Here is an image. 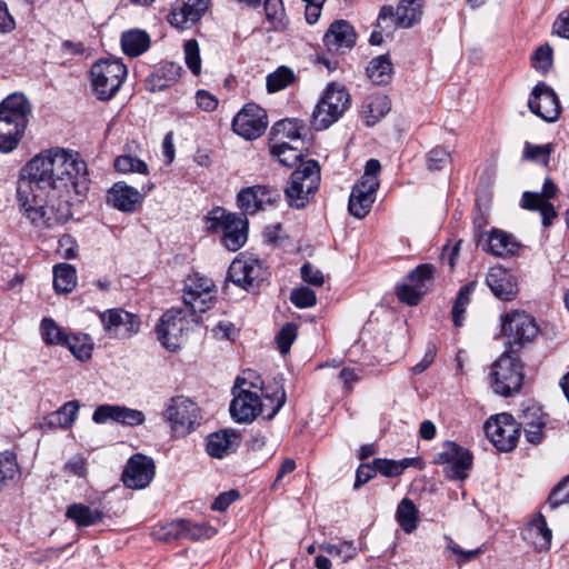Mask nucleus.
<instances>
[{
    "instance_id": "nucleus-41",
    "label": "nucleus",
    "mask_w": 569,
    "mask_h": 569,
    "mask_svg": "<svg viewBox=\"0 0 569 569\" xmlns=\"http://www.w3.org/2000/svg\"><path fill=\"white\" fill-rule=\"evenodd\" d=\"M64 346L80 361H87L92 356L93 342L86 333L68 335Z\"/></svg>"
},
{
    "instance_id": "nucleus-24",
    "label": "nucleus",
    "mask_w": 569,
    "mask_h": 569,
    "mask_svg": "<svg viewBox=\"0 0 569 569\" xmlns=\"http://www.w3.org/2000/svg\"><path fill=\"white\" fill-rule=\"evenodd\" d=\"M152 184L143 186L141 191L119 181L108 191V203L123 212H133L143 197L152 189Z\"/></svg>"
},
{
    "instance_id": "nucleus-64",
    "label": "nucleus",
    "mask_w": 569,
    "mask_h": 569,
    "mask_svg": "<svg viewBox=\"0 0 569 569\" xmlns=\"http://www.w3.org/2000/svg\"><path fill=\"white\" fill-rule=\"evenodd\" d=\"M239 498L237 490H229L220 493L213 501L211 509L214 511H224L227 508Z\"/></svg>"
},
{
    "instance_id": "nucleus-10",
    "label": "nucleus",
    "mask_w": 569,
    "mask_h": 569,
    "mask_svg": "<svg viewBox=\"0 0 569 569\" xmlns=\"http://www.w3.org/2000/svg\"><path fill=\"white\" fill-rule=\"evenodd\" d=\"M269 276L268 268L254 257L237 258L228 270L231 281L249 292H257L268 281Z\"/></svg>"
},
{
    "instance_id": "nucleus-34",
    "label": "nucleus",
    "mask_w": 569,
    "mask_h": 569,
    "mask_svg": "<svg viewBox=\"0 0 569 569\" xmlns=\"http://www.w3.org/2000/svg\"><path fill=\"white\" fill-rule=\"evenodd\" d=\"M521 206L527 210L540 211L542 224L545 227L551 226L553 219L557 217V212L553 206L549 201H545L543 197H541L538 192H523Z\"/></svg>"
},
{
    "instance_id": "nucleus-4",
    "label": "nucleus",
    "mask_w": 569,
    "mask_h": 569,
    "mask_svg": "<svg viewBox=\"0 0 569 569\" xmlns=\"http://www.w3.org/2000/svg\"><path fill=\"white\" fill-rule=\"evenodd\" d=\"M381 166L377 159H369L365 166V172L360 180L353 186L348 210L357 219L365 218L371 210L379 188L378 174Z\"/></svg>"
},
{
    "instance_id": "nucleus-28",
    "label": "nucleus",
    "mask_w": 569,
    "mask_h": 569,
    "mask_svg": "<svg viewBox=\"0 0 569 569\" xmlns=\"http://www.w3.org/2000/svg\"><path fill=\"white\" fill-rule=\"evenodd\" d=\"M239 445L240 435L236 430L224 429L208 436L207 452L220 459L234 452Z\"/></svg>"
},
{
    "instance_id": "nucleus-15",
    "label": "nucleus",
    "mask_w": 569,
    "mask_h": 569,
    "mask_svg": "<svg viewBox=\"0 0 569 569\" xmlns=\"http://www.w3.org/2000/svg\"><path fill=\"white\" fill-rule=\"evenodd\" d=\"M100 321L110 338L122 340L137 335L141 325L137 315L121 308L108 309L101 312Z\"/></svg>"
},
{
    "instance_id": "nucleus-48",
    "label": "nucleus",
    "mask_w": 569,
    "mask_h": 569,
    "mask_svg": "<svg viewBox=\"0 0 569 569\" xmlns=\"http://www.w3.org/2000/svg\"><path fill=\"white\" fill-rule=\"evenodd\" d=\"M555 151L553 143L533 144L526 142L523 148V158L536 163L547 167L550 161V156Z\"/></svg>"
},
{
    "instance_id": "nucleus-27",
    "label": "nucleus",
    "mask_w": 569,
    "mask_h": 569,
    "mask_svg": "<svg viewBox=\"0 0 569 569\" xmlns=\"http://www.w3.org/2000/svg\"><path fill=\"white\" fill-rule=\"evenodd\" d=\"M486 200L481 197L477 198V209L478 213L473 219L475 227V239L477 242V247L481 248L483 251L491 253L492 256H498V251L496 250L495 240L498 239V231L496 228H491L490 230H486L488 226V218L482 212V203L486 204Z\"/></svg>"
},
{
    "instance_id": "nucleus-56",
    "label": "nucleus",
    "mask_w": 569,
    "mask_h": 569,
    "mask_svg": "<svg viewBox=\"0 0 569 569\" xmlns=\"http://www.w3.org/2000/svg\"><path fill=\"white\" fill-rule=\"evenodd\" d=\"M290 301L298 308H310L317 302L316 293L308 287H299L292 289Z\"/></svg>"
},
{
    "instance_id": "nucleus-62",
    "label": "nucleus",
    "mask_w": 569,
    "mask_h": 569,
    "mask_svg": "<svg viewBox=\"0 0 569 569\" xmlns=\"http://www.w3.org/2000/svg\"><path fill=\"white\" fill-rule=\"evenodd\" d=\"M532 62L537 70H547L552 62V49L548 44L539 47L532 57Z\"/></svg>"
},
{
    "instance_id": "nucleus-7",
    "label": "nucleus",
    "mask_w": 569,
    "mask_h": 569,
    "mask_svg": "<svg viewBox=\"0 0 569 569\" xmlns=\"http://www.w3.org/2000/svg\"><path fill=\"white\" fill-rule=\"evenodd\" d=\"M350 106V96L345 87L331 83L321 100L315 107L311 124L316 130H325L347 111Z\"/></svg>"
},
{
    "instance_id": "nucleus-16",
    "label": "nucleus",
    "mask_w": 569,
    "mask_h": 569,
    "mask_svg": "<svg viewBox=\"0 0 569 569\" xmlns=\"http://www.w3.org/2000/svg\"><path fill=\"white\" fill-rule=\"evenodd\" d=\"M267 127V113L256 103H247L232 120L233 131L247 140L259 138Z\"/></svg>"
},
{
    "instance_id": "nucleus-32",
    "label": "nucleus",
    "mask_w": 569,
    "mask_h": 569,
    "mask_svg": "<svg viewBox=\"0 0 569 569\" xmlns=\"http://www.w3.org/2000/svg\"><path fill=\"white\" fill-rule=\"evenodd\" d=\"M149 34L141 29H130L121 34V48L128 57H138L150 47Z\"/></svg>"
},
{
    "instance_id": "nucleus-22",
    "label": "nucleus",
    "mask_w": 569,
    "mask_h": 569,
    "mask_svg": "<svg viewBox=\"0 0 569 569\" xmlns=\"http://www.w3.org/2000/svg\"><path fill=\"white\" fill-rule=\"evenodd\" d=\"M523 366L517 353L505 351L500 356V396L511 397L518 393L523 383Z\"/></svg>"
},
{
    "instance_id": "nucleus-33",
    "label": "nucleus",
    "mask_w": 569,
    "mask_h": 569,
    "mask_svg": "<svg viewBox=\"0 0 569 569\" xmlns=\"http://www.w3.org/2000/svg\"><path fill=\"white\" fill-rule=\"evenodd\" d=\"M66 517L73 520L78 527H90L100 523L104 519V513L98 508L72 503L68 507Z\"/></svg>"
},
{
    "instance_id": "nucleus-50",
    "label": "nucleus",
    "mask_w": 569,
    "mask_h": 569,
    "mask_svg": "<svg viewBox=\"0 0 569 569\" xmlns=\"http://www.w3.org/2000/svg\"><path fill=\"white\" fill-rule=\"evenodd\" d=\"M19 473V467L13 453L4 451L0 453V488L9 480H13Z\"/></svg>"
},
{
    "instance_id": "nucleus-25",
    "label": "nucleus",
    "mask_w": 569,
    "mask_h": 569,
    "mask_svg": "<svg viewBox=\"0 0 569 569\" xmlns=\"http://www.w3.org/2000/svg\"><path fill=\"white\" fill-rule=\"evenodd\" d=\"M96 423H106L113 421L126 426H139L146 420L144 413L137 409H131L119 405H101L96 408L92 415Z\"/></svg>"
},
{
    "instance_id": "nucleus-46",
    "label": "nucleus",
    "mask_w": 569,
    "mask_h": 569,
    "mask_svg": "<svg viewBox=\"0 0 569 569\" xmlns=\"http://www.w3.org/2000/svg\"><path fill=\"white\" fill-rule=\"evenodd\" d=\"M216 535V529L207 522H192L181 519V539L199 540L211 538Z\"/></svg>"
},
{
    "instance_id": "nucleus-60",
    "label": "nucleus",
    "mask_w": 569,
    "mask_h": 569,
    "mask_svg": "<svg viewBox=\"0 0 569 569\" xmlns=\"http://www.w3.org/2000/svg\"><path fill=\"white\" fill-rule=\"evenodd\" d=\"M548 503L551 509L569 505V476L553 489L549 496Z\"/></svg>"
},
{
    "instance_id": "nucleus-39",
    "label": "nucleus",
    "mask_w": 569,
    "mask_h": 569,
    "mask_svg": "<svg viewBox=\"0 0 569 569\" xmlns=\"http://www.w3.org/2000/svg\"><path fill=\"white\" fill-rule=\"evenodd\" d=\"M476 287L477 282L470 281L467 284L462 286L457 295V298L451 310L452 322L457 328H460L463 325L465 312L467 310L468 305L471 301V295L473 293Z\"/></svg>"
},
{
    "instance_id": "nucleus-43",
    "label": "nucleus",
    "mask_w": 569,
    "mask_h": 569,
    "mask_svg": "<svg viewBox=\"0 0 569 569\" xmlns=\"http://www.w3.org/2000/svg\"><path fill=\"white\" fill-rule=\"evenodd\" d=\"M80 405L77 400L64 403L59 410L48 417V425L68 429L77 419Z\"/></svg>"
},
{
    "instance_id": "nucleus-61",
    "label": "nucleus",
    "mask_w": 569,
    "mask_h": 569,
    "mask_svg": "<svg viewBox=\"0 0 569 569\" xmlns=\"http://www.w3.org/2000/svg\"><path fill=\"white\" fill-rule=\"evenodd\" d=\"M300 271L301 278L306 283L315 287H321L325 283L323 273L310 262H306Z\"/></svg>"
},
{
    "instance_id": "nucleus-52",
    "label": "nucleus",
    "mask_w": 569,
    "mask_h": 569,
    "mask_svg": "<svg viewBox=\"0 0 569 569\" xmlns=\"http://www.w3.org/2000/svg\"><path fill=\"white\" fill-rule=\"evenodd\" d=\"M372 465L376 468V471L381 473L385 477H397L400 476L405 469L408 467L407 460H389V459H375Z\"/></svg>"
},
{
    "instance_id": "nucleus-17",
    "label": "nucleus",
    "mask_w": 569,
    "mask_h": 569,
    "mask_svg": "<svg viewBox=\"0 0 569 569\" xmlns=\"http://www.w3.org/2000/svg\"><path fill=\"white\" fill-rule=\"evenodd\" d=\"M213 282L199 273L190 274L184 282L183 301L192 313L206 312L213 299Z\"/></svg>"
},
{
    "instance_id": "nucleus-19",
    "label": "nucleus",
    "mask_w": 569,
    "mask_h": 569,
    "mask_svg": "<svg viewBox=\"0 0 569 569\" xmlns=\"http://www.w3.org/2000/svg\"><path fill=\"white\" fill-rule=\"evenodd\" d=\"M188 320L180 310H170L162 315L156 332L159 341L170 351L181 347Z\"/></svg>"
},
{
    "instance_id": "nucleus-49",
    "label": "nucleus",
    "mask_w": 569,
    "mask_h": 569,
    "mask_svg": "<svg viewBox=\"0 0 569 569\" xmlns=\"http://www.w3.org/2000/svg\"><path fill=\"white\" fill-rule=\"evenodd\" d=\"M114 168L117 171L122 173H131V172H138V173H148V166L144 161L138 159L137 157L124 154L119 156L114 160Z\"/></svg>"
},
{
    "instance_id": "nucleus-55",
    "label": "nucleus",
    "mask_w": 569,
    "mask_h": 569,
    "mask_svg": "<svg viewBox=\"0 0 569 569\" xmlns=\"http://www.w3.org/2000/svg\"><path fill=\"white\" fill-rule=\"evenodd\" d=\"M184 61L190 71L198 76L201 72V58L197 40L190 39L184 43Z\"/></svg>"
},
{
    "instance_id": "nucleus-8",
    "label": "nucleus",
    "mask_w": 569,
    "mask_h": 569,
    "mask_svg": "<svg viewBox=\"0 0 569 569\" xmlns=\"http://www.w3.org/2000/svg\"><path fill=\"white\" fill-rule=\"evenodd\" d=\"M500 329L506 338L508 351L511 353H518L526 343L531 342L537 337L539 331L535 318L523 310H513L506 313Z\"/></svg>"
},
{
    "instance_id": "nucleus-59",
    "label": "nucleus",
    "mask_w": 569,
    "mask_h": 569,
    "mask_svg": "<svg viewBox=\"0 0 569 569\" xmlns=\"http://www.w3.org/2000/svg\"><path fill=\"white\" fill-rule=\"evenodd\" d=\"M450 161V152L441 147H436L427 154V167L431 171L441 170Z\"/></svg>"
},
{
    "instance_id": "nucleus-31",
    "label": "nucleus",
    "mask_w": 569,
    "mask_h": 569,
    "mask_svg": "<svg viewBox=\"0 0 569 569\" xmlns=\"http://www.w3.org/2000/svg\"><path fill=\"white\" fill-rule=\"evenodd\" d=\"M390 100L385 94H372L366 98L362 103V116L366 124L375 126L390 111Z\"/></svg>"
},
{
    "instance_id": "nucleus-37",
    "label": "nucleus",
    "mask_w": 569,
    "mask_h": 569,
    "mask_svg": "<svg viewBox=\"0 0 569 569\" xmlns=\"http://www.w3.org/2000/svg\"><path fill=\"white\" fill-rule=\"evenodd\" d=\"M305 127L302 126L301 121L298 119H283L278 121L273 128L272 132L276 137H278V141H286L289 140V142H292L293 144H301L302 146V130Z\"/></svg>"
},
{
    "instance_id": "nucleus-42",
    "label": "nucleus",
    "mask_w": 569,
    "mask_h": 569,
    "mask_svg": "<svg viewBox=\"0 0 569 569\" xmlns=\"http://www.w3.org/2000/svg\"><path fill=\"white\" fill-rule=\"evenodd\" d=\"M301 144H291L288 141H278L270 148L271 154L286 167L295 166L301 159Z\"/></svg>"
},
{
    "instance_id": "nucleus-38",
    "label": "nucleus",
    "mask_w": 569,
    "mask_h": 569,
    "mask_svg": "<svg viewBox=\"0 0 569 569\" xmlns=\"http://www.w3.org/2000/svg\"><path fill=\"white\" fill-rule=\"evenodd\" d=\"M396 519L406 533H411L418 526V509L412 500L403 498L397 507Z\"/></svg>"
},
{
    "instance_id": "nucleus-20",
    "label": "nucleus",
    "mask_w": 569,
    "mask_h": 569,
    "mask_svg": "<svg viewBox=\"0 0 569 569\" xmlns=\"http://www.w3.org/2000/svg\"><path fill=\"white\" fill-rule=\"evenodd\" d=\"M156 475V466L150 457L136 453L129 458L122 471L121 480L129 489H144Z\"/></svg>"
},
{
    "instance_id": "nucleus-12",
    "label": "nucleus",
    "mask_w": 569,
    "mask_h": 569,
    "mask_svg": "<svg viewBox=\"0 0 569 569\" xmlns=\"http://www.w3.org/2000/svg\"><path fill=\"white\" fill-rule=\"evenodd\" d=\"M436 269L431 263L419 264L397 287V297L401 302L416 306L432 286Z\"/></svg>"
},
{
    "instance_id": "nucleus-36",
    "label": "nucleus",
    "mask_w": 569,
    "mask_h": 569,
    "mask_svg": "<svg viewBox=\"0 0 569 569\" xmlns=\"http://www.w3.org/2000/svg\"><path fill=\"white\" fill-rule=\"evenodd\" d=\"M77 286L76 268L69 263H59L53 268V287L58 293H69Z\"/></svg>"
},
{
    "instance_id": "nucleus-47",
    "label": "nucleus",
    "mask_w": 569,
    "mask_h": 569,
    "mask_svg": "<svg viewBox=\"0 0 569 569\" xmlns=\"http://www.w3.org/2000/svg\"><path fill=\"white\" fill-rule=\"evenodd\" d=\"M295 79L296 76L293 71L286 66H281L276 71L267 76V90L270 93L278 92L293 83Z\"/></svg>"
},
{
    "instance_id": "nucleus-26",
    "label": "nucleus",
    "mask_w": 569,
    "mask_h": 569,
    "mask_svg": "<svg viewBox=\"0 0 569 569\" xmlns=\"http://www.w3.org/2000/svg\"><path fill=\"white\" fill-rule=\"evenodd\" d=\"M357 40L353 27L346 20L333 21L323 36V42L331 52L345 53L355 47Z\"/></svg>"
},
{
    "instance_id": "nucleus-2",
    "label": "nucleus",
    "mask_w": 569,
    "mask_h": 569,
    "mask_svg": "<svg viewBox=\"0 0 569 569\" xmlns=\"http://www.w3.org/2000/svg\"><path fill=\"white\" fill-rule=\"evenodd\" d=\"M31 114V106L22 93H12L0 103V151L17 148Z\"/></svg>"
},
{
    "instance_id": "nucleus-29",
    "label": "nucleus",
    "mask_w": 569,
    "mask_h": 569,
    "mask_svg": "<svg viewBox=\"0 0 569 569\" xmlns=\"http://www.w3.org/2000/svg\"><path fill=\"white\" fill-rule=\"evenodd\" d=\"M181 74V67L168 62L152 72L146 80V88L151 92L162 91L173 86Z\"/></svg>"
},
{
    "instance_id": "nucleus-14",
    "label": "nucleus",
    "mask_w": 569,
    "mask_h": 569,
    "mask_svg": "<svg viewBox=\"0 0 569 569\" xmlns=\"http://www.w3.org/2000/svg\"><path fill=\"white\" fill-rule=\"evenodd\" d=\"M163 417L172 430L179 433L189 432L201 419L197 403L183 396L174 397L169 401Z\"/></svg>"
},
{
    "instance_id": "nucleus-23",
    "label": "nucleus",
    "mask_w": 569,
    "mask_h": 569,
    "mask_svg": "<svg viewBox=\"0 0 569 569\" xmlns=\"http://www.w3.org/2000/svg\"><path fill=\"white\" fill-rule=\"evenodd\" d=\"M208 7L209 0H176L168 20L176 28L189 29L202 18Z\"/></svg>"
},
{
    "instance_id": "nucleus-53",
    "label": "nucleus",
    "mask_w": 569,
    "mask_h": 569,
    "mask_svg": "<svg viewBox=\"0 0 569 569\" xmlns=\"http://www.w3.org/2000/svg\"><path fill=\"white\" fill-rule=\"evenodd\" d=\"M523 248L516 236L500 230V258L517 257Z\"/></svg>"
},
{
    "instance_id": "nucleus-11",
    "label": "nucleus",
    "mask_w": 569,
    "mask_h": 569,
    "mask_svg": "<svg viewBox=\"0 0 569 569\" xmlns=\"http://www.w3.org/2000/svg\"><path fill=\"white\" fill-rule=\"evenodd\" d=\"M421 7L422 0H400L396 9L383 6L378 16L377 27L388 34L393 28H410L420 20Z\"/></svg>"
},
{
    "instance_id": "nucleus-6",
    "label": "nucleus",
    "mask_w": 569,
    "mask_h": 569,
    "mask_svg": "<svg viewBox=\"0 0 569 569\" xmlns=\"http://www.w3.org/2000/svg\"><path fill=\"white\" fill-rule=\"evenodd\" d=\"M127 76V68L119 59H100L90 70L91 86L99 100L116 96Z\"/></svg>"
},
{
    "instance_id": "nucleus-63",
    "label": "nucleus",
    "mask_w": 569,
    "mask_h": 569,
    "mask_svg": "<svg viewBox=\"0 0 569 569\" xmlns=\"http://www.w3.org/2000/svg\"><path fill=\"white\" fill-rule=\"evenodd\" d=\"M301 1L305 2V4H306V8H305L306 21L309 24H315L321 16L322 7H323L326 0H301Z\"/></svg>"
},
{
    "instance_id": "nucleus-1",
    "label": "nucleus",
    "mask_w": 569,
    "mask_h": 569,
    "mask_svg": "<svg viewBox=\"0 0 569 569\" xmlns=\"http://www.w3.org/2000/svg\"><path fill=\"white\" fill-rule=\"evenodd\" d=\"M89 183L88 167L79 152L51 148L22 169L17 197L31 224L50 229L71 218L72 203L88 191Z\"/></svg>"
},
{
    "instance_id": "nucleus-21",
    "label": "nucleus",
    "mask_w": 569,
    "mask_h": 569,
    "mask_svg": "<svg viewBox=\"0 0 569 569\" xmlns=\"http://www.w3.org/2000/svg\"><path fill=\"white\" fill-rule=\"evenodd\" d=\"M281 198L280 191L267 186H252L242 189L237 197L238 206L244 214H253L271 206Z\"/></svg>"
},
{
    "instance_id": "nucleus-54",
    "label": "nucleus",
    "mask_w": 569,
    "mask_h": 569,
    "mask_svg": "<svg viewBox=\"0 0 569 569\" xmlns=\"http://www.w3.org/2000/svg\"><path fill=\"white\" fill-rule=\"evenodd\" d=\"M321 549L331 557L340 559L341 562H347L356 556V548L350 541L322 545Z\"/></svg>"
},
{
    "instance_id": "nucleus-13",
    "label": "nucleus",
    "mask_w": 569,
    "mask_h": 569,
    "mask_svg": "<svg viewBox=\"0 0 569 569\" xmlns=\"http://www.w3.org/2000/svg\"><path fill=\"white\" fill-rule=\"evenodd\" d=\"M435 463L447 466L445 473L449 479L463 480L472 467V455L458 443L446 441L442 450L435 456Z\"/></svg>"
},
{
    "instance_id": "nucleus-3",
    "label": "nucleus",
    "mask_w": 569,
    "mask_h": 569,
    "mask_svg": "<svg viewBox=\"0 0 569 569\" xmlns=\"http://www.w3.org/2000/svg\"><path fill=\"white\" fill-rule=\"evenodd\" d=\"M234 398L230 403L231 417L237 422L248 423L259 415L264 419H272L286 402V392L278 388L272 396L266 395L264 400L257 391L250 389H233Z\"/></svg>"
},
{
    "instance_id": "nucleus-18",
    "label": "nucleus",
    "mask_w": 569,
    "mask_h": 569,
    "mask_svg": "<svg viewBox=\"0 0 569 569\" xmlns=\"http://www.w3.org/2000/svg\"><path fill=\"white\" fill-rule=\"evenodd\" d=\"M529 110L546 122H555L561 113L556 92L546 83L536 84L528 99Z\"/></svg>"
},
{
    "instance_id": "nucleus-35",
    "label": "nucleus",
    "mask_w": 569,
    "mask_h": 569,
    "mask_svg": "<svg viewBox=\"0 0 569 569\" xmlns=\"http://www.w3.org/2000/svg\"><path fill=\"white\" fill-rule=\"evenodd\" d=\"M520 425L509 413H500V452H509L516 446L520 437Z\"/></svg>"
},
{
    "instance_id": "nucleus-58",
    "label": "nucleus",
    "mask_w": 569,
    "mask_h": 569,
    "mask_svg": "<svg viewBox=\"0 0 569 569\" xmlns=\"http://www.w3.org/2000/svg\"><path fill=\"white\" fill-rule=\"evenodd\" d=\"M298 327L295 323L284 325L277 335V345L282 355L289 352L292 342L297 338Z\"/></svg>"
},
{
    "instance_id": "nucleus-57",
    "label": "nucleus",
    "mask_w": 569,
    "mask_h": 569,
    "mask_svg": "<svg viewBox=\"0 0 569 569\" xmlns=\"http://www.w3.org/2000/svg\"><path fill=\"white\" fill-rule=\"evenodd\" d=\"M152 535L156 539L161 541L181 539V519L154 528Z\"/></svg>"
},
{
    "instance_id": "nucleus-9",
    "label": "nucleus",
    "mask_w": 569,
    "mask_h": 569,
    "mask_svg": "<svg viewBox=\"0 0 569 569\" xmlns=\"http://www.w3.org/2000/svg\"><path fill=\"white\" fill-rule=\"evenodd\" d=\"M208 222V229L222 231V242L228 250L237 251L247 242L248 220L243 214L227 213L218 208L210 213Z\"/></svg>"
},
{
    "instance_id": "nucleus-44",
    "label": "nucleus",
    "mask_w": 569,
    "mask_h": 569,
    "mask_svg": "<svg viewBox=\"0 0 569 569\" xmlns=\"http://www.w3.org/2000/svg\"><path fill=\"white\" fill-rule=\"evenodd\" d=\"M263 9L272 30L283 31L287 28L288 19L282 0H264Z\"/></svg>"
},
{
    "instance_id": "nucleus-30",
    "label": "nucleus",
    "mask_w": 569,
    "mask_h": 569,
    "mask_svg": "<svg viewBox=\"0 0 569 569\" xmlns=\"http://www.w3.org/2000/svg\"><path fill=\"white\" fill-rule=\"evenodd\" d=\"M526 538L538 549L548 550L552 539V532L547 526L546 518L536 515L526 529Z\"/></svg>"
},
{
    "instance_id": "nucleus-40",
    "label": "nucleus",
    "mask_w": 569,
    "mask_h": 569,
    "mask_svg": "<svg viewBox=\"0 0 569 569\" xmlns=\"http://www.w3.org/2000/svg\"><path fill=\"white\" fill-rule=\"evenodd\" d=\"M368 77L376 84H386L392 76V62L388 56H379L373 58L368 68Z\"/></svg>"
},
{
    "instance_id": "nucleus-5",
    "label": "nucleus",
    "mask_w": 569,
    "mask_h": 569,
    "mask_svg": "<svg viewBox=\"0 0 569 569\" xmlns=\"http://www.w3.org/2000/svg\"><path fill=\"white\" fill-rule=\"evenodd\" d=\"M320 183V168L316 160L302 162L290 177L289 186L284 190L290 207L302 209L318 190Z\"/></svg>"
},
{
    "instance_id": "nucleus-45",
    "label": "nucleus",
    "mask_w": 569,
    "mask_h": 569,
    "mask_svg": "<svg viewBox=\"0 0 569 569\" xmlns=\"http://www.w3.org/2000/svg\"><path fill=\"white\" fill-rule=\"evenodd\" d=\"M40 330L46 345L64 346L68 333L63 328L59 327L53 319L43 318L41 320Z\"/></svg>"
},
{
    "instance_id": "nucleus-51",
    "label": "nucleus",
    "mask_w": 569,
    "mask_h": 569,
    "mask_svg": "<svg viewBox=\"0 0 569 569\" xmlns=\"http://www.w3.org/2000/svg\"><path fill=\"white\" fill-rule=\"evenodd\" d=\"M518 292V278L510 271L500 269V300H512Z\"/></svg>"
}]
</instances>
